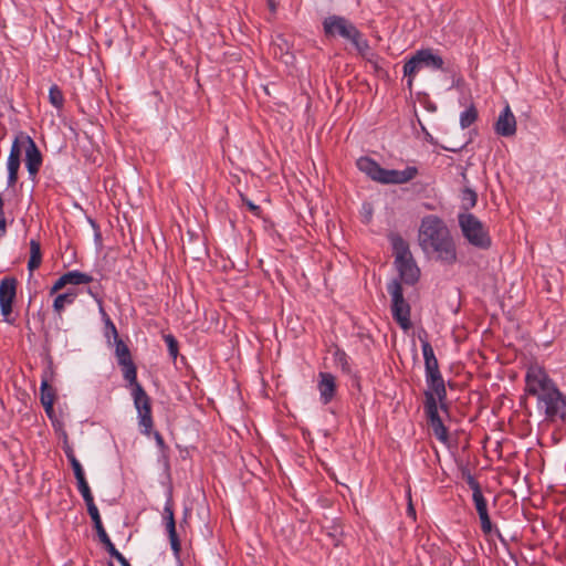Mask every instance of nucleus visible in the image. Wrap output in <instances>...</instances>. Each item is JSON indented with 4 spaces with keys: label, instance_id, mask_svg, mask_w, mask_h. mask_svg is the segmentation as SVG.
<instances>
[{
    "label": "nucleus",
    "instance_id": "42",
    "mask_svg": "<svg viewBox=\"0 0 566 566\" xmlns=\"http://www.w3.org/2000/svg\"><path fill=\"white\" fill-rule=\"evenodd\" d=\"M7 232V222L4 216H0V238Z\"/></svg>",
    "mask_w": 566,
    "mask_h": 566
},
{
    "label": "nucleus",
    "instance_id": "21",
    "mask_svg": "<svg viewBox=\"0 0 566 566\" xmlns=\"http://www.w3.org/2000/svg\"><path fill=\"white\" fill-rule=\"evenodd\" d=\"M77 296V292L74 289L66 291L65 293L59 294L54 302L53 308L56 313H61L65 306L72 305Z\"/></svg>",
    "mask_w": 566,
    "mask_h": 566
},
{
    "label": "nucleus",
    "instance_id": "5",
    "mask_svg": "<svg viewBox=\"0 0 566 566\" xmlns=\"http://www.w3.org/2000/svg\"><path fill=\"white\" fill-rule=\"evenodd\" d=\"M441 71L444 69V61L433 49L418 50L403 64V75L407 77V86L412 88L413 80L420 70Z\"/></svg>",
    "mask_w": 566,
    "mask_h": 566
},
{
    "label": "nucleus",
    "instance_id": "13",
    "mask_svg": "<svg viewBox=\"0 0 566 566\" xmlns=\"http://www.w3.org/2000/svg\"><path fill=\"white\" fill-rule=\"evenodd\" d=\"M554 382L541 367L533 366L528 368L526 374L527 390L531 395L537 396Z\"/></svg>",
    "mask_w": 566,
    "mask_h": 566
},
{
    "label": "nucleus",
    "instance_id": "8",
    "mask_svg": "<svg viewBox=\"0 0 566 566\" xmlns=\"http://www.w3.org/2000/svg\"><path fill=\"white\" fill-rule=\"evenodd\" d=\"M132 396L137 411L140 431L148 436L154 426L150 397L142 385H136L135 388L132 389Z\"/></svg>",
    "mask_w": 566,
    "mask_h": 566
},
{
    "label": "nucleus",
    "instance_id": "25",
    "mask_svg": "<svg viewBox=\"0 0 566 566\" xmlns=\"http://www.w3.org/2000/svg\"><path fill=\"white\" fill-rule=\"evenodd\" d=\"M478 201L476 192L470 188H465L461 192V208L464 212H469L470 209L474 208Z\"/></svg>",
    "mask_w": 566,
    "mask_h": 566
},
{
    "label": "nucleus",
    "instance_id": "28",
    "mask_svg": "<svg viewBox=\"0 0 566 566\" xmlns=\"http://www.w3.org/2000/svg\"><path fill=\"white\" fill-rule=\"evenodd\" d=\"M120 366L123 368L124 379L129 382V385L132 386V389L135 388L136 385H140L137 381V369L133 361L122 364Z\"/></svg>",
    "mask_w": 566,
    "mask_h": 566
},
{
    "label": "nucleus",
    "instance_id": "18",
    "mask_svg": "<svg viewBox=\"0 0 566 566\" xmlns=\"http://www.w3.org/2000/svg\"><path fill=\"white\" fill-rule=\"evenodd\" d=\"M87 512L94 523V527L96 530V533H97V536H98L101 543L104 544V546L106 544L111 543L112 541L103 526L97 506L94 505V506L87 509Z\"/></svg>",
    "mask_w": 566,
    "mask_h": 566
},
{
    "label": "nucleus",
    "instance_id": "3",
    "mask_svg": "<svg viewBox=\"0 0 566 566\" xmlns=\"http://www.w3.org/2000/svg\"><path fill=\"white\" fill-rule=\"evenodd\" d=\"M358 169L370 179L382 185H402L411 181L418 175L415 166H408L402 170L385 169L378 163L368 157H360L357 160Z\"/></svg>",
    "mask_w": 566,
    "mask_h": 566
},
{
    "label": "nucleus",
    "instance_id": "36",
    "mask_svg": "<svg viewBox=\"0 0 566 566\" xmlns=\"http://www.w3.org/2000/svg\"><path fill=\"white\" fill-rule=\"evenodd\" d=\"M99 311L105 319V324H106V327L109 328V332L113 334L114 336V339H119L118 337V333H117V329H116V326L114 325V323L112 322V319L109 318V316L105 313V311L103 310L102 307V304L99 303Z\"/></svg>",
    "mask_w": 566,
    "mask_h": 566
},
{
    "label": "nucleus",
    "instance_id": "7",
    "mask_svg": "<svg viewBox=\"0 0 566 566\" xmlns=\"http://www.w3.org/2000/svg\"><path fill=\"white\" fill-rule=\"evenodd\" d=\"M387 290L391 296V314L394 319L403 331H408L411 327L410 305L403 297L401 284L398 281H392L388 284Z\"/></svg>",
    "mask_w": 566,
    "mask_h": 566
},
{
    "label": "nucleus",
    "instance_id": "6",
    "mask_svg": "<svg viewBox=\"0 0 566 566\" xmlns=\"http://www.w3.org/2000/svg\"><path fill=\"white\" fill-rule=\"evenodd\" d=\"M458 221L462 235L471 245L481 250L491 247L492 240L488 228L473 213L461 212L458 216Z\"/></svg>",
    "mask_w": 566,
    "mask_h": 566
},
{
    "label": "nucleus",
    "instance_id": "20",
    "mask_svg": "<svg viewBox=\"0 0 566 566\" xmlns=\"http://www.w3.org/2000/svg\"><path fill=\"white\" fill-rule=\"evenodd\" d=\"M349 42L355 46L361 56L368 61H371L374 53L370 50L368 41L363 36L359 30L357 31V34L349 40Z\"/></svg>",
    "mask_w": 566,
    "mask_h": 566
},
{
    "label": "nucleus",
    "instance_id": "23",
    "mask_svg": "<svg viewBox=\"0 0 566 566\" xmlns=\"http://www.w3.org/2000/svg\"><path fill=\"white\" fill-rule=\"evenodd\" d=\"M65 279L71 285H81L88 284L93 281V277L86 273L80 272L77 270L69 271L64 273Z\"/></svg>",
    "mask_w": 566,
    "mask_h": 566
},
{
    "label": "nucleus",
    "instance_id": "10",
    "mask_svg": "<svg viewBox=\"0 0 566 566\" xmlns=\"http://www.w3.org/2000/svg\"><path fill=\"white\" fill-rule=\"evenodd\" d=\"M424 411L429 419L432 431L438 440L441 442L448 441V430L442 422L438 412V403L432 392H426Z\"/></svg>",
    "mask_w": 566,
    "mask_h": 566
},
{
    "label": "nucleus",
    "instance_id": "24",
    "mask_svg": "<svg viewBox=\"0 0 566 566\" xmlns=\"http://www.w3.org/2000/svg\"><path fill=\"white\" fill-rule=\"evenodd\" d=\"M427 386L429 388V390L427 392H432L437 402L439 401L442 403L447 397V390H446L443 378L439 379V380H434L432 382H427Z\"/></svg>",
    "mask_w": 566,
    "mask_h": 566
},
{
    "label": "nucleus",
    "instance_id": "41",
    "mask_svg": "<svg viewBox=\"0 0 566 566\" xmlns=\"http://www.w3.org/2000/svg\"><path fill=\"white\" fill-rule=\"evenodd\" d=\"M337 356L339 357V361H342L343 369L348 370L346 354L344 352H338Z\"/></svg>",
    "mask_w": 566,
    "mask_h": 566
},
{
    "label": "nucleus",
    "instance_id": "2",
    "mask_svg": "<svg viewBox=\"0 0 566 566\" xmlns=\"http://www.w3.org/2000/svg\"><path fill=\"white\" fill-rule=\"evenodd\" d=\"M22 153L25 154V167L30 178H35L41 168L42 155L36 144L28 134L20 132L12 142L7 161L9 187L14 186L18 181V172Z\"/></svg>",
    "mask_w": 566,
    "mask_h": 566
},
{
    "label": "nucleus",
    "instance_id": "4",
    "mask_svg": "<svg viewBox=\"0 0 566 566\" xmlns=\"http://www.w3.org/2000/svg\"><path fill=\"white\" fill-rule=\"evenodd\" d=\"M391 245L400 279L406 284H415L419 280L420 270L412 258L409 244L400 235H392Z\"/></svg>",
    "mask_w": 566,
    "mask_h": 566
},
{
    "label": "nucleus",
    "instance_id": "34",
    "mask_svg": "<svg viewBox=\"0 0 566 566\" xmlns=\"http://www.w3.org/2000/svg\"><path fill=\"white\" fill-rule=\"evenodd\" d=\"M164 340L167 345L169 355L175 359L178 355V342L177 339L171 335L167 334L164 336Z\"/></svg>",
    "mask_w": 566,
    "mask_h": 566
},
{
    "label": "nucleus",
    "instance_id": "27",
    "mask_svg": "<svg viewBox=\"0 0 566 566\" xmlns=\"http://www.w3.org/2000/svg\"><path fill=\"white\" fill-rule=\"evenodd\" d=\"M115 354L119 365L133 361L129 348L120 338L115 340Z\"/></svg>",
    "mask_w": 566,
    "mask_h": 566
},
{
    "label": "nucleus",
    "instance_id": "22",
    "mask_svg": "<svg viewBox=\"0 0 566 566\" xmlns=\"http://www.w3.org/2000/svg\"><path fill=\"white\" fill-rule=\"evenodd\" d=\"M75 478H76V481H77V489H78L80 493L82 494L83 500H84L87 509L94 506L95 505L94 497H93V494H92L91 489L88 486V483L86 481L85 474L83 473V474L77 475Z\"/></svg>",
    "mask_w": 566,
    "mask_h": 566
},
{
    "label": "nucleus",
    "instance_id": "30",
    "mask_svg": "<svg viewBox=\"0 0 566 566\" xmlns=\"http://www.w3.org/2000/svg\"><path fill=\"white\" fill-rule=\"evenodd\" d=\"M478 118V112L474 106L467 108L460 115V125L462 128L471 126Z\"/></svg>",
    "mask_w": 566,
    "mask_h": 566
},
{
    "label": "nucleus",
    "instance_id": "26",
    "mask_svg": "<svg viewBox=\"0 0 566 566\" xmlns=\"http://www.w3.org/2000/svg\"><path fill=\"white\" fill-rule=\"evenodd\" d=\"M479 518L481 522V530L485 535H491L492 533H494L502 543L505 542L501 532L497 528L493 527L491 518L489 516V512L479 515Z\"/></svg>",
    "mask_w": 566,
    "mask_h": 566
},
{
    "label": "nucleus",
    "instance_id": "19",
    "mask_svg": "<svg viewBox=\"0 0 566 566\" xmlns=\"http://www.w3.org/2000/svg\"><path fill=\"white\" fill-rule=\"evenodd\" d=\"M42 262L41 244L38 240L30 241V258L28 261V270L32 273L35 271Z\"/></svg>",
    "mask_w": 566,
    "mask_h": 566
},
{
    "label": "nucleus",
    "instance_id": "31",
    "mask_svg": "<svg viewBox=\"0 0 566 566\" xmlns=\"http://www.w3.org/2000/svg\"><path fill=\"white\" fill-rule=\"evenodd\" d=\"M107 553L115 558L122 566H132L129 562L125 558V556L115 547V545L111 542L105 545Z\"/></svg>",
    "mask_w": 566,
    "mask_h": 566
},
{
    "label": "nucleus",
    "instance_id": "37",
    "mask_svg": "<svg viewBox=\"0 0 566 566\" xmlns=\"http://www.w3.org/2000/svg\"><path fill=\"white\" fill-rule=\"evenodd\" d=\"M66 285H69V283L65 279V275L63 274L54 282V284L52 285V287L50 290V294L53 295V294L57 293L60 290L64 289Z\"/></svg>",
    "mask_w": 566,
    "mask_h": 566
},
{
    "label": "nucleus",
    "instance_id": "44",
    "mask_svg": "<svg viewBox=\"0 0 566 566\" xmlns=\"http://www.w3.org/2000/svg\"><path fill=\"white\" fill-rule=\"evenodd\" d=\"M408 513L410 515H415V510H413V507L411 505H409Z\"/></svg>",
    "mask_w": 566,
    "mask_h": 566
},
{
    "label": "nucleus",
    "instance_id": "12",
    "mask_svg": "<svg viewBox=\"0 0 566 566\" xmlns=\"http://www.w3.org/2000/svg\"><path fill=\"white\" fill-rule=\"evenodd\" d=\"M17 294V280L11 276L3 277L0 281V311L7 319L12 313V303Z\"/></svg>",
    "mask_w": 566,
    "mask_h": 566
},
{
    "label": "nucleus",
    "instance_id": "43",
    "mask_svg": "<svg viewBox=\"0 0 566 566\" xmlns=\"http://www.w3.org/2000/svg\"><path fill=\"white\" fill-rule=\"evenodd\" d=\"M249 208L252 210V211H255L259 209L258 206L253 205V203H249Z\"/></svg>",
    "mask_w": 566,
    "mask_h": 566
},
{
    "label": "nucleus",
    "instance_id": "16",
    "mask_svg": "<svg viewBox=\"0 0 566 566\" xmlns=\"http://www.w3.org/2000/svg\"><path fill=\"white\" fill-rule=\"evenodd\" d=\"M317 389L319 392V400L323 405L329 403L336 395L337 384L336 377L331 373H319Z\"/></svg>",
    "mask_w": 566,
    "mask_h": 566
},
{
    "label": "nucleus",
    "instance_id": "45",
    "mask_svg": "<svg viewBox=\"0 0 566 566\" xmlns=\"http://www.w3.org/2000/svg\"><path fill=\"white\" fill-rule=\"evenodd\" d=\"M270 6H271L272 9H274L273 0H270Z\"/></svg>",
    "mask_w": 566,
    "mask_h": 566
},
{
    "label": "nucleus",
    "instance_id": "17",
    "mask_svg": "<svg viewBox=\"0 0 566 566\" xmlns=\"http://www.w3.org/2000/svg\"><path fill=\"white\" fill-rule=\"evenodd\" d=\"M41 403L45 412L51 416L53 413V405L55 400V390L49 385L48 379L43 378L40 387Z\"/></svg>",
    "mask_w": 566,
    "mask_h": 566
},
{
    "label": "nucleus",
    "instance_id": "1",
    "mask_svg": "<svg viewBox=\"0 0 566 566\" xmlns=\"http://www.w3.org/2000/svg\"><path fill=\"white\" fill-rule=\"evenodd\" d=\"M419 244L421 249L433 254L446 264L457 261V249L453 238L446 223L437 216L424 217L419 228Z\"/></svg>",
    "mask_w": 566,
    "mask_h": 566
},
{
    "label": "nucleus",
    "instance_id": "29",
    "mask_svg": "<svg viewBox=\"0 0 566 566\" xmlns=\"http://www.w3.org/2000/svg\"><path fill=\"white\" fill-rule=\"evenodd\" d=\"M49 101L55 108H62L64 105L63 92L56 84L51 85L49 90Z\"/></svg>",
    "mask_w": 566,
    "mask_h": 566
},
{
    "label": "nucleus",
    "instance_id": "15",
    "mask_svg": "<svg viewBox=\"0 0 566 566\" xmlns=\"http://www.w3.org/2000/svg\"><path fill=\"white\" fill-rule=\"evenodd\" d=\"M495 133L503 137L514 136L516 133V119L509 105L500 113L495 125Z\"/></svg>",
    "mask_w": 566,
    "mask_h": 566
},
{
    "label": "nucleus",
    "instance_id": "33",
    "mask_svg": "<svg viewBox=\"0 0 566 566\" xmlns=\"http://www.w3.org/2000/svg\"><path fill=\"white\" fill-rule=\"evenodd\" d=\"M65 454L72 465L74 475L77 476V475L83 474L84 473L83 467L80 463V461L76 459L73 450L71 448H67V450H65Z\"/></svg>",
    "mask_w": 566,
    "mask_h": 566
},
{
    "label": "nucleus",
    "instance_id": "32",
    "mask_svg": "<svg viewBox=\"0 0 566 566\" xmlns=\"http://www.w3.org/2000/svg\"><path fill=\"white\" fill-rule=\"evenodd\" d=\"M472 499L479 515L488 513V502L482 492H475V494H472Z\"/></svg>",
    "mask_w": 566,
    "mask_h": 566
},
{
    "label": "nucleus",
    "instance_id": "14",
    "mask_svg": "<svg viewBox=\"0 0 566 566\" xmlns=\"http://www.w3.org/2000/svg\"><path fill=\"white\" fill-rule=\"evenodd\" d=\"M164 520H165L166 531L168 533L171 549L174 551L175 555H179L181 545H180V541L178 538L177 531H176L174 502L170 496L167 499L165 506H164Z\"/></svg>",
    "mask_w": 566,
    "mask_h": 566
},
{
    "label": "nucleus",
    "instance_id": "9",
    "mask_svg": "<svg viewBox=\"0 0 566 566\" xmlns=\"http://www.w3.org/2000/svg\"><path fill=\"white\" fill-rule=\"evenodd\" d=\"M324 32L327 36L339 35L345 40H350L357 34L358 29L346 18L340 15H329L323 21Z\"/></svg>",
    "mask_w": 566,
    "mask_h": 566
},
{
    "label": "nucleus",
    "instance_id": "11",
    "mask_svg": "<svg viewBox=\"0 0 566 566\" xmlns=\"http://www.w3.org/2000/svg\"><path fill=\"white\" fill-rule=\"evenodd\" d=\"M537 397L545 405V412L547 417L554 418L562 415L565 407V400L554 384L538 394Z\"/></svg>",
    "mask_w": 566,
    "mask_h": 566
},
{
    "label": "nucleus",
    "instance_id": "35",
    "mask_svg": "<svg viewBox=\"0 0 566 566\" xmlns=\"http://www.w3.org/2000/svg\"><path fill=\"white\" fill-rule=\"evenodd\" d=\"M421 349H422V355H423V358H424V363L426 361H430L431 359L432 360L437 359L436 355H434V352H433V348H432L431 344L428 340H421Z\"/></svg>",
    "mask_w": 566,
    "mask_h": 566
},
{
    "label": "nucleus",
    "instance_id": "38",
    "mask_svg": "<svg viewBox=\"0 0 566 566\" xmlns=\"http://www.w3.org/2000/svg\"><path fill=\"white\" fill-rule=\"evenodd\" d=\"M439 379H442V375L439 369L436 371L426 373V382H432Z\"/></svg>",
    "mask_w": 566,
    "mask_h": 566
},
{
    "label": "nucleus",
    "instance_id": "40",
    "mask_svg": "<svg viewBox=\"0 0 566 566\" xmlns=\"http://www.w3.org/2000/svg\"><path fill=\"white\" fill-rule=\"evenodd\" d=\"M468 484L469 486L471 488V490L473 491V494H475V492H482L481 491V488H480V484L478 483V481L473 478V476H469L468 478Z\"/></svg>",
    "mask_w": 566,
    "mask_h": 566
},
{
    "label": "nucleus",
    "instance_id": "39",
    "mask_svg": "<svg viewBox=\"0 0 566 566\" xmlns=\"http://www.w3.org/2000/svg\"><path fill=\"white\" fill-rule=\"evenodd\" d=\"M424 369H426V373H431V371L438 370L439 369L438 359H434V360L431 359L430 361H426Z\"/></svg>",
    "mask_w": 566,
    "mask_h": 566
}]
</instances>
